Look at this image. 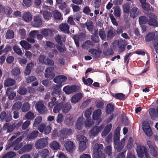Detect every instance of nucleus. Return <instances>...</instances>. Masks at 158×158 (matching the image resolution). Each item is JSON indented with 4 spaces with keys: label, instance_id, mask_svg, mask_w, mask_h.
Instances as JSON below:
<instances>
[{
    "label": "nucleus",
    "instance_id": "nucleus-34",
    "mask_svg": "<svg viewBox=\"0 0 158 158\" xmlns=\"http://www.w3.org/2000/svg\"><path fill=\"white\" fill-rule=\"evenodd\" d=\"M34 113L31 111H28L25 115V118L27 120H32L35 118Z\"/></svg>",
    "mask_w": 158,
    "mask_h": 158
},
{
    "label": "nucleus",
    "instance_id": "nucleus-25",
    "mask_svg": "<svg viewBox=\"0 0 158 158\" xmlns=\"http://www.w3.org/2000/svg\"><path fill=\"white\" fill-rule=\"evenodd\" d=\"M102 114V110H101L98 109L95 110L92 115L93 118L94 120L98 119L100 117Z\"/></svg>",
    "mask_w": 158,
    "mask_h": 158
},
{
    "label": "nucleus",
    "instance_id": "nucleus-15",
    "mask_svg": "<svg viewBox=\"0 0 158 158\" xmlns=\"http://www.w3.org/2000/svg\"><path fill=\"white\" fill-rule=\"evenodd\" d=\"M59 28L60 30L65 33H69V27L68 24L66 23H63L59 25Z\"/></svg>",
    "mask_w": 158,
    "mask_h": 158
},
{
    "label": "nucleus",
    "instance_id": "nucleus-61",
    "mask_svg": "<svg viewBox=\"0 0 158 158\" xmlns=\"http://www.w3.org/2000/svg\"><path fill=\"white\" fill-rule=\"evenodd\" d=\"M104 55L106 56H110L114 53V51L112 48H109L107 50H106L103 51Z\"/></svg>",
    "mask_w": 158,
    "mask_h": 158
},
{
    "label": "nucleus",
    "instance_id": "nucleus-38",
    "mask_svg": "<svg viewBox=\"0 0 158 158\" xmlns=\"http://www.w3.org/2000/svg\"><path fill=\"white\" fill-rule=\"evenodd\" d=\"M115 35V32L114 30L110 29L108 30L107 33V38L108 39L111 40L114 37Z\"/></svg>",
    "mask_w": 158,
    "mask_h": 158
},
{
    "label": "nucleus",
    "instance_id": "nucleus-42",
    "mask_svg": "<svg viewBox=\"0 0 158 158\" xmlns=\"http://www.w3.org/2000/svg\"><path fill=\"white\" fill-rule=\"evenodd\" d=\"M16 155L15 153L12 151L9 152L5 154L2 158H13Z\"/></svg>",
    "mask_w": 158,
    "mask_h": 158
},
{
    "label": "nucleus",
    "instance_id": "nucleus-16",
    "mask_svg": "<svg viewBox=\"0 0 158 158\" xmlns=\"http://www.w3.org/2000/svg\"><path fill=\"white\" fill-rule=\"evenodd\" d=\"M64 147L68 152H72L73 151V149L74 147V144L71 141L67 142L64 145Z\"/></svg>",
    "mask_w": 158,
    "mask_h": 158
},
{
    "label": "nucleus",
    "instance_id": "nucleus-19",
    "mask_svg": "<svg viewBox=\"0 0 158 158\" xmlns=\"http://www.w3.org/2000/svg\"><path fill=\"white\" fill-rule=\"evenodd\" d=\"M41 33L45 37H46L48 36L51 37L54 34L53 31L49 28L43 29Z\"/></svg>",
    "mask_w": 158,
    "mask_h": 158
},
{
    "label": "nucleus",
    "instance_id": "nucleus-57",
    "mask_svg": "<svg viewBox=\"0 0 158 158\" xmlns=\"http://www.w3.org/2000/svg\"><path fill=\"white\" fill-rule=\"evenodd\" d=\"M32 0H23V5L27 7H30L32 5Z\"/></svg>",
    "mask_w": 158,
    "mask_h": 158
},
{
    "label": "nucleus",
    "instance_id": "nucleus-17",
    "mask_svg": "<svg viewBox=\"0 0 158 158\" xmlns=\"http://www.w3.org/2000/svg\"><path fill=\"white\" fill-rule=\"evenodd\" d=\"M62 110L63 113H68L72 108L71 105L69 102L64 103L62 102Z\"/></svg>",
    "mask_w": 158,
    "mask_h": 158
},
{
    "label": "nucleus",
    "instance_id": "nucleus-4",
    "mask_svg": "<svg viewBox=\"0 0 158 158\" xmlns=\"http://www.w3.org/2000/svg\"><path fill=\"white\" fill-rule=\"evenodd\" d=\"M149 19L148 24L150 26L154 27H157L158 26V22L157 17L156 15L151 13L148 15Z\"/></svg>",
    "mask_w": 158,
    "mask_h": 158
},
{
    "label": "nucleus",
    "instance_id": "nucleus-12",
    "mask_svg": "<svg viewBox=\"0 0 158 158\" xmlns=\"http://www.w3.org/2000/svg\"><path fill=\"white\" fill-rule=\"evenodd\" d=\"M67 77L64 75L56 76L53 79V81L59 84H63L67 80Z\"/></svg>",
    "mask_w": 158,
    "mask_h": 158
},
{
    "label": "nucleus",
    "instance_id": "nucleus-43",
    "mask_svg": "<svg viewBox=\"0 0 158 158\" xmlns=\"http://www.w3.org/2000/svg\"><path fill=\"white\" fill-rule=\"evenodd\" d=\"M62 107V102L56 104L53 109V112L55 113H58L61 109Z\"/></svg>",
    "mask_w": 158,
    "mask_h": 158
},
{
    "label": "nucleus",
    "instance_id": "nucleus-54",
    "mask_svg": "<svg viewBox=\"0 0 158 158\" xmlns=\"http://www.w3.org/2000/svg\"><path fill=\"white\" fill-rule=\"evenodd\" d=\"M53 16L55 19L60 20L61 18V14L57 10H56L53 12Z\"/></svg>",
    "mask_w": 158,
    "mask_h": 158
},
{
    "label": "nucleus",
    "instance_id": "nucleus-23",
    "mask_svg": "<svg viewBox=\"0 0 158 158\" xmlns=\"http://www.w3.org/2000/svg\"><path fill=\"white\" fill-rule=\"evenodd\" d=\"M125 142V139L124 138L122 139L120 142L118 143L116 145V147H115L116 150L118 152H120L124 148Z\"/></svg>",
    "mask_w": 158,
    "mask_h": 158
},
{
    "label": "nucleus",
    "instance_id": "nucleus-53",
    "mask_svg": "<svg viewBox=\"0 0 158 158\" xmlns=\"http://www.w3.org/2000/svg\"><path fill=\"white\" fill-rule=\"evenodd\" d=\"M112 147L111 145L107 146L104 149L105 152L108 156H111L112 153Z\"/></svg>",
    "mask_w": 158,
    "mask_h": 158
},
{
    "label": "nucleus",
    "instance_id": "nucleus-21",
    "mask_svg": "<svg viewBox=\"0 0 158 158\" xmlns=\"http://www.w3.org/2000/svg\"><path fill=\"white\" fill-rule=\"evenodd\" d=\"M82 97V94L80 93H78L71 98V101L72 103H76L79 101L81 98Z\"/></svg>",
    "mask_w": 158,
    "mask_h": 158
},
{
    "label": "nucleus",
    "instance_id": "nucleus-36",
    "mask_svg": "<svg viewBox=\"0 0 158 158\" xmlns=\"http://www.w3.org/2000/svg\"><path fill=\"white\" fill-rule=\"evenodd\" d=\"M50 148L55 150H57L59 148L60 145L59 143L56 141H53L50 144Z\"/></svg>",
    "mask_w": 158,
    "mask_h": 158
},
{
    "label": "nucleus",
    "instance_id": "nucleus-6",
    "mask_svg": "<svg viewBox=\"0 0 158 158\" xmlns=\"http://www.w3.org/2000/svg\"><path fill=\"white\" fill-rule=\"evenodd\" d=\"M35 107L38 112L42 114H45L47 111L46 107L41 101L38 102L36 103Z\"/></svg>",
    "mask_w": 158,
    "mask_h": 158
},
{
    "label": "nucleus",
    "instance_id": "nucleus-2",
    "mask_svg": "<svg viewBox=\"0 0 158 158\" xmlns=\"http://www.w3.org/2000/svg\"><path fill=\"white\" fill-rule=\"evenodd\" d=\"M136 145V151L139 157L143 158L144 155L146 158H151L148 152V150L145 146H142L139 143H137Z\"/></svg>",
    "mask_w": 158,
    "mask_h": 158
},
{
    "label": "nucleus",
    "instance_id": "nucleus-55",
    "mask_svg": "<svg viewBox=\"0 0 158 158\" xmlns=\"http://www.w3.org/2000/svg\"><path fill=\"white\" fill-rule=\"evenodd\" d=\"M63 84L56 85L53 86V89H55L52 93V95L53 96L55 94H56L57 91L60 88L62 87Z\"/></svg>",
    "mask_w": 158,
    "mask_h": 158
},
{
    "label": "nucleus",
    "instance_id": "nucleus-29",
    "mask_svg": "<svg viewBox=\"0 0 158 158\" xmlns=\"http://www.w3.org/2000/svg\"><path fill=\"white\" fill-rule=\"evenodd\" d=\"M15 128V124L11 125H10L8 123H5L3 126V128L5 129H7V131L9 132L13 131L14 130Z\"/></svg>",
    "mask_w": 158,
    "mask_h": 158
},
{
    "label": "nucleus",
    "instance_id": "nucleus-41",
    "mask_svg": "<svg viewBox=\"0 0 158 158\" xmlns=\"http://www.w3.org/2000/svg\"><path fill=\"white\" fill-rule=\"evenodd\" d=\"M21 107V110L23 112H25L28 111L30 109L29 104L27 102L23 103Z\"/></svg>",
    "mask_w": 158,
    "mask_h": 158
},
{
    "label": "nucleus",
    "instance_id": "nucleus-7",
    "mask_svg": "<svg viewBox=\"0 0 158 158\" xmlns=\"http://www.w3.org/2000/svg\"><path fill=\"white\" fill-rule=\"evenodd\" d=\"M48 144L47 140L44 138H41L38 140L35 143V146L37 149L45 148Z\"/></svg>",
    "mask_w": 158,
    "mask_h": 158
},
{
    "label": "nucleus",
    "instance_id": "nucleus-8",
    "mask_svg": "<svg viewBox=\"0 0 158 158\" xmlns=\"http://www.w3.org/2000/svg\"><path fill=\"white\" fill-rule=\"evenodd\" d=\"M32 23L34 27H39L41 26L42 24V16L40 15L34 16Z\"/></svg>",
    "mask_w": 158,
    "mask_h": 158
},
{
    "label": "nucleus",
    "instance_id": "nucleus-51",
    "mask_svg": "<svg viewBox=\"0 0 158 158\" xmlns=\"http://www.w3.org/2000/svg\"><path fill=\"white\" fill-rule=\"evenodd\" d=\"M64 123L67 125L71 126L74 123V119L72 117H70L65 120Z\"/></svg>",
    "mask_w": 158,
    "mask_h": 158
},
{
    "label": "nucleus",
    "instance_id": "nucleus-10",
    "mask_svg": "<svg viewBox=\"0 0 158 158\" xmlns=\"http://www.w3.org/2000/svg\"><path fill=\"white\" fill-rule=\"evenodd\" d=\"M0 119L1 121L5 120L6 122H10L12 119V116L10 113L6 114L5 111H2L0 114Z\"/></svg>",
    "mask_w": 158,
    "mask_h": 158
},
{
    "label": "nucleus",
    "instance_id": "nucleus-46",
    "mask_svg": "<svg viewBox=\"0 0 158 158\" xmlns=\"http://www.w3.org/2000/svg\"><path fill=\"white\" fill-rule=\"evenodd\" d=\"M51 101L48 103V106L50 108H52L55 105L58 103L56 98L53 97L51 99Z\"/></svg>",
    "mask_w": 158,
    "mask_h": 158
},
{
    "label": "nucleus",
    "instance_id": "nucleus-62",
    "mask_svg": "<svg viewBox=\"0 0 158 158\" xmlns=\"http://www.w3.org/2000/svg\"><path fill=\"white\" fill-rule=\"evenodd\" d=\"M91 42L90 40H87L83 44L82 47L85 49H88L90 47Z\"/></svg>",
    "mask_w": 158,
    "mask_h": 158
},
{
    "label": "nucleus",
    "instance_id": "nucleus-50",
    "mask_svg": "<svg viewBox=\"0 0 158 158\" xmlns=\"http://www.w3.org/2000/svg\"><path fill=\"white\" fill-rule=\"evenodd\" d=\"M38 134V131H35L28 135L27 138L30 139H33L37 137Z\"/></svg>",
    "mask_w": 158,
    "mask_h": 158
},
{
    "label": "nucleus",
    "instance_id": "nucleus-26",
    "mask_svg": "<svg viewBox=\"0 0 158 158\" xmlns=\"http://www.w3.org/2000/svg\"><path fill=\"white\" fill-rule=\"evenodd\" d=\"M106 113L108 114H110L114 110V106L112 104L109 103L107 104L105 109Z\"/></svg>",
    "mask_w": 158,
    "mask_h": 158
},
{
    "label": "nucleus",
    "instance_id": "nucleus-48",
    "mask_svg": "<svg viewBox=\"0 0 158 158\" xmlns=\"http://www.w3.org/2000/svg\"><path fill=\"white\" fill-rule=\"evenodd\" d=\"M78 140L80 142V143L87 142L88 140L86 137L82 135H78L77 136Z\"/></svg>",
    "mask_w": 158,
    "mask_h": 158
},
{
    "label": "nucleus",
    "instance_id": "nucleus-33",
    "mask_svg": "<svg viewBox=\"0 0 158 158\" xmlns=\"http://www.w3.org/2000/svg\"><path fill=\"white\" fill-rule=\"evenodd\" d=\"M82 12L85 14L89 15L91 17L93 16L94 15L93 13L91 12V10L89 6H85L83 9Z\"/></svg>",
    "mask_w": 158,
    "mask_h": 158
},
{
    "label": "nucleus",
    "instance_id": "nucleus-5",
    "mask_svg": "<svg viewBox=\"0 0 158 158\" xmlns=\"http://www.w3.org/2000/svg\"><path fill=\"white\" fill-rule=\"evenodd\" d=\"M142 129L145 134L148 136H151L152 132L151 127L148 122L143 121L142 123Z\"/></svg>",
    "mask_w": 158,
    "mask_h": 158
},
{
    "label": "nucleus",
    "instance_id": "nucleus-39",
    "mask_svg": "<svg viewBox=\"0 0 158 158\" xmlns=\"http://www.w3.org/2000/svg\"><path fill=\"white\" fill-rule=\"evenodd\" d=\"M43 15L44 19L47 20L50 19L52 17V13L47 11H44Z\"/></svg>",
    "mask_w": 158,
    "mask_h": 158
},
{
    "label": "nucleus",
    "instance_id": "nucleus-20",
    "mask_svg": "<svg viewBox=\"0 0 158 158\" xmlns=\"http://www.w3.org/2000/svg\"><path fill=\"white\" fill-rule=\"evenodd\" d=\"M23 20L26 22H28L31 20L32 16L31 13L29 11L24 13L22 17Z\"/></svg>",
    "mask_w": 158,
    "mask_h": 158
},
{
    "label": "nucleus",
    "instance_id": "nucleus-30",
    "mask_svg": "<svg viewBox=\"0 0 158 158\" xmlns=\"http://www.w3.org/2000/svg\"><path fill=\"white\" fill-rule=\"evenodd\" d=\"M155 35V33L153 32L148 33L145 37V40L146 42H150L152 40Z\"/></svg>",
    "mask_w": 158,
    "mask_h": 158
},
{
    "label": "nucleus",
    "instance_id": "nucleus-64",
    "mask_svg": "<svg viewBox=\"0 0 158 158\" xmlns=\"http://www.w3.org/2000/svg\"><path fill=\"white\" fill-rule=\"evenodd\" d=\"M73 39L74 40V42L77 47H79V39L80 36L78 35H74L73 36Z\"/></svg>",
    "mask_w": 158,
    "mask_h": 158
},
{
    "label": "nucleus",
    "instance_id": "nucleus-13",
    "mask_svg": "<svg viewBox=\"0 0 158 158\" xmlns=\"http://www.w3.org/2000/svg\"><path fill=\"white\" fill-rule=\"evenodd\" d=\"M32 146L30 144H27L24 145L18 151L19 154H22L24 152H28L31 151L32 149Z\"/></svg>",
    "mask_w": 158,
    "mask_h": 158
},
{
    "label": "nucleus",
    "instance_id": "nucleus-40",
    "mask_svg": "<svg viewBox=\"0 0 158 158\" xmlns=\"http://www.w3.org/2000/svg\"><path fill=\"white\" fill-rule=\"evenodd\" d=\"M83 123L82 119L81 118H79L76 124V128L79 130L81 129Z\"/></svg>",
    "mask_w": 158,
    "mask_h": 158
},
{
    "label": "nucleus",
    "instance_id": "nucleus-58",
    "mask_svg": "<svg viewBox=\"0 0 158 158\" xmlns=\"http://www.w3.org/2000/svg\"><path fill=\"white\" fill-rule=\"evenodd\" d=\"M92 110H93V108L92 107H90L85 112L84 115L85 117L87 119H89L90 118Z\"/></svg>",
    "mask_w": 158,
    "mask_h": 158
},
{
    "label": "nucleus",
    "instance_id": "nucleus-14",
    "mask_svg": "<svg viewBox=\"0 0 158 158\" xmlns=\"http://www.w3.org/2000/svg\"><path fill=\"white\" fill-rule=\"evenodd\" d=\"M66 37L65 35H58L55 38V40L56 42L60 45H63L62 41L65 42L66 41Z\"/></svg>",
    "mask_w": 158,
    "mask_h": 158
},
{
    "label": "nucleus",
    "instance_id": "nucleus-60",
    "mask_svg": "<svg viewBox=\"0 0 158 158\" xmlns=\"http://www.w3.org/2000/svg\"><path fill=\"white\" fill-rule=\"evenodd\" d=\"M49 154V151L46 149H43L40 153L41 157L42 158H45Z\"/></svg>",
    "mask_w": 158,
    "mask_h": 158
},
{
    "label": "nucleus",
    "instance_id": "nucleus-44",
    "mask_svg": "<svg viewBox=\"0 0 158 158\" xmlns=\"http://www.w3.org/2000/svg\"><path fill=\"white\" fill-rule=\"evenodd\" d=\"M22 106V103L21 102H16L12 106V110H18L20 109Z\"/></svg>",
    "mask_w": 158,
    "mask_h": 158
},
{
    "label": "nucleus",
    "instance_id": "nucleus-35",
    "mask_svg": "<svg viewBox=\"0 0 158 158\" xmlns=\"http://www.w3.org/2000/svg\"><path fill=\"white\" fill-rule=\"evenodd\" d=\"M42 121V118L40 116H39L36 117L34 120L33 124L34 127H37L39 125Z\"/></svg>",
    "mask_w": 158,
    "mask_h": 158
},
{
    "label": "nucleus",
    "instance_id": "nucleus-47",
    "mask_svg": "<svg viewBox=\"0 0 158 158\" xmlns=\"http://www.w3.org/2000/svg\"><path fill=\"white\" fill-rule=\"evenodd\" d=\"M118 45L121 52H123L124 51L126 45L124 41L123 40L119 41L118 43Z\"/></svg>",
    "mask_w": 158,
    "mask_h": 158
},
{
    "label": "nucleus",
    "instance_id": "nucleus-28",
    "mask_svg": "<svg viewBox=\"0 0 158 158\" xmlns=\"http://www.w3.org/2000/svg\"><path fill=\"white\" fill-rule=\"evenodd\" d=\"M84 25L86 27L87 30L91 33L93 32L94 30V23L93 22L89 21V22H86Z\"/></svg>",
    "mask_w": 158,
    "mask_h": 158
},
{
    "label": "nucleus",
    "instance_id": "nucleus-18",
    "mask_svg": "<svg viewBox=\"0 0 158 158\" xmlns=\"http://www.w3.org/2000/svg\"><path fill=\"white\" fill-rule=\"evenodd\" d=\"M89 52L91 53L94 58H98L102 53V51L100 50H97L94 48L90 49Z\"/></svg>",
    "mask_w": 158,
    "mask_h": 158
},
{
    "label": "nucleus",
    "instance_id": "nucleus-32",
    "mask_svg": "<svg viewBox=\"0 0 158 158\" xmlns=\"http://www.w3.org/2000/svg\"><path fill=\"white\" fill-rule=\"evenodd\" d=\"M20 44L23 48L26 49H29L31 48V45L25 40L21 41Z\"/></svg>",
    "mask_w": 158,
    "mask_h": 158
},
{
    "label": "nucleus",
    "instance_id": "nucleus-56",
    "mask_svg": "<svg viewBox=\"0 0 158 158\" xmlns=\"http://www.w3.org/2000/svg\"><path fill=\"white\" fill-rule=\"evenodd\" d=\"M17 92L20 95H24L27 93V90L24 87H20L17 91Z\"/></svg>",
    "mask_w": 158,
    "mask_h": 158
},
{
    "label": "nucleus",
    "instance_id": "nucleus-3",
    "mask_svg": "<svg viewBox=\"0 0 158 158\" xmlns=\"http://www.w3.org/2000/svg\"><path fill=\"white\" fill-rule=\"evenodd\" d=\"M63 90L66 94H69L73 92L79 91V88L78 86L75 85H72L71 86L67 85L64 87Z\"/></svg>",
    "mask_w": 158,
    "mask_h": 158
},
{
    "label": "nucleus",
    "instance_id": "nucleus-37",
    "mask_svg": "<svg viewBox=\"0 0 158 158\" xmlns=\"http://www.w3.org/2000/svg\"><path fill=\"white\" fill-rule=\"evenodd\" d=\"M14 33L13 31L8 30L6 34V39H11L14 37Z\"/></svg>",
    "mask_w": 158,
    "mask_h": 158
},
{
    "label": "nucleus",
    "instance_id": "nucleus-11",
    "mask_svg": "<svg viewBox=\"0 0 158 158\" xmlns=\"http://www.w3.org/2000/svg\"><path fill=\"white\" fill-rule=\"evenodd\" d=\"M103 128V126L102 125L100 127L98 126H94L90 131L89 134L92 136H96L98 135L99 132L101 131Z\"/></svg>",
    "mask_w": 158,
    "mask_h": 158
},
{
    "label": "nucleus",
    "instance_id": "nucleus-27",
    "mask_svg": "<svg viewBox=\"0 0 158 158\" xmlns=\"http://www.w3.org/2000/svg\"><path fill=\"white\" fill-rule=\"evenodd\" d=\"M34 66L33 63L31 62L27 64L26 69L25 70V73L26 75H29L31 73V69Z\"/></svg>",
    "mask_w": 158,
    "mask_h": 158
},
{
    "label": "nucleus",
    "instance_id": "nucleus-22",
    "mask_svg": "<svg viewBox=\"0 0 158 158\" xmlns=\"http://www.w3.org/2000/svg\"><path fill=\"white\" fill-rule=\"evenodd\" d=\"M16 83L15 81L11 78H8L6 79L4 82L5 86L9 87L14 85Z\"/></svg>",
    "mask_w": 158,
    "mask_h": 158
},
{
    "label": "nucleus",
    "instance_id": "nucleus-49",
    "mask_svg": "<svg viewBox=\"0 0 158 158\" xmlns=\"http://www.w3.org/2000/svg\"><path fill=\"white\" fill-rule=\"evenodd\" d=\"M123 11L124 13L128 14L130 13V6L128 3H127L123 6Z\"/></svg>",
    "mask_w": 158,
    "mask_h": 158
},
{
    "label": "nucleus",
    "instance_id": "nucleus-52",
    "mask_svg": "<svg viewBox=\"0 0 158 158\" xmlns=\"http://www.w3.org/2000/svg\"><path fill=\"white\" fill-rule=\"evenodd\" d=\"M13 49L14 51L19 55L22 56L23 53L21 49L17 45H15L13 47Z\"/></svg>",
    "mask_w": 158,
    "mask_h": 158
},
{
    "label": "nucleus",
    "instance_id": "nucleus-9",
    "mask_svg": "<svg viewBox=\"0 0 158 158\" xmlns=\"http://www.w3.org/2000/svg\"><path fill=\"white\" fill-rule=\"evenodd\" d=\"M141 14L140 10L137 7H132L130 12V16L134 19Z\"/></svg>",
    "mask_w": 158,
    "mask_h": 158
},
{
    "label": "nucleus",
    "instance_id": "nucleus-1",
    "mask_svg": "<svg viewBox=\"0 0 158 158\" xmlns=\"http://www.w3.org/2000/svg\"><path fill=\"white\" fill-rule=\"evenodd\" d=\"M103 148L102 144L96 143L93 148L94 155L95 158H105V156L102 153Z\"/></svg>",
    "mask_w": 158,
    "mask_h": 158
},
{
    "label": "nucleus",
    "instance_id": "nucleus-24",
    "mask_svg": "<svg viewBox=\"0 0 158 158\" xmlns=\"http://www.w3.org/2000/svg\"><path fill=\"white\" fill-rule=\"evenodd\" d=\"M149 142H150L148 141L147 142V144L150 149V153L154 157H156L158 155L157 151L156 150L154 146L150 144H149Z\"/></svg>",
    "mask_w": 158,
    "mask_h": 158
},
{
    "label": "nucleus",
    "instance_id": "nucleus-59",
    "mask_svg": "<svg viewBox=\"0 0 158 158\" xmlns=\"http://www.w3.org/2000/svg\"><path fill=\"white\" fill-rule=\"evenodd\" d=\"M116 99L123 100L124 99L125 95L121 93L115 94L114 96H113Z\"/></svg>",
    "mask_w": 158,
    "mask_h": 158
},
{
    "label": "nucleus",
    "instance_id": "nucleus-63",
    "mask_svg": "<svg viewBox=\"0 0 158 158\" xmlns=\"http://www.w3.org/2000/svg\"><path fill=\"white\" fill-rule=\"evenodd\" d=\"M99 35L102 40H105L106 38V35L103 29L99 30Z\"/></svg>",
    "mask_w": 158,
    "mask_h": 158
},
{
    "label": "nucleus",
    "instance_id": "nucleus-45",
    "mask_svg": "<svg viewBox=\"0 0 158 158\" xmlns=\"http://www.w3.org/2000/svg\"><path fill=\"white\" fill-rule=\"evenodd\" d=\"M139 21L140 25L143 24L148 22V19L146 16H142L139 17Z\"/></svg>",
    "mask_w": 158,
    "mask_h": 158
},
{
    "label": "nucleus",
    "instance_id": "nucleus-31",
    "mask_svg": "<svg viewBox=\"0 0 158 158\" xmlns=\"http://www.w3.org/2000/svg\"><path fill=\"white\" fill-rule=\"evenodd\" d=\"M11 89L10 88H8L6 90V93L8 96V98L9 100H12L16 96V94L15 92H10V90Z\"/></svg>",
    "mask_w": 158,
    "mask_h": 158
}]
</instances>
